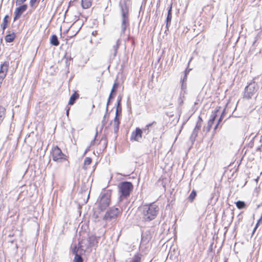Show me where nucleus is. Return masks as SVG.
Segmentation results:
<instances>
[{
	"label": "nucleus",
	"instance_id": "16",
	"mask_svg": "<svg viewBox=\"0 0 262 262\" xmlns=\"http://www.w3.org/2000/svg\"><path fill=\"white\" fill-rule=\"evenodd\" d=\"M156 123V122L155 121H154L150 123L145 125V126L142 129L143 133H144L146 135H148L150 132V128L151 127V126L154 124H155Z\"/></svg>",
	"mask_w": 262,
	"mask_h": 262
},
{
	"label": "nucleus",
	"instance_id": "40",
	"mask_svg": "<svg viewBox=\"0 0 262 262\" xmlns=\"http://www.w3.org/2000/svg\"><path fill=\"white\" fill-rule=\"evenodd\" d=\"M189 70H188L187 69H186L185 71V74L186 73H189Z\"/></svg>",
	"mask_w": 262,
	"mask_h": 262
},
{
	"label": "nucleus",
	"instance_id": "21",
	"mask_svg": "<svg viewBox=\"0 0 262 262\" xmlns=\"http://www.w3.org/2000/svg\"><path fill=\"white\" fill-rule=\"evenodd\" d=\"M9 17V16L8 15H6L4 17V18L3 19V23H2L1 25L2 28L3 29V32L4 31V30L6 29V28L8 26Z\"/></svg>",
	"mask_w": 262,
	"mask_h": 262
},
{
	"label": "nucleus",
	"instance_id": "15",
	"mask_svg": "<svg viewBox=\"0 0 262 262\" xmlns=\"http://www.w3.org/2000/svg\"><path fill=\"white\" fill-rule=\"evenodd\" d=\"M172 19V4L169 7L168 9L167 15L166 19V28L167 30H168L169 27L171 24V21Z\"/></svg>",
	"mask_w": 262,
	"mask_h": 262
},
{
	"label": "nucleus",
	"instance_id": "36",
	"mask_svg": "<svg viewBox=\"0 0 262 262\" xmlns=\"http://www.w3.org/2000/svg\"><path fill=\"white\" fill-rule=\"evenodd\" d=\"M37 0H30V6L31 7H33Z\"/></svg>",
	"mask_w": 262,
	"mask_h": 262
},
{
	"label": "nucleus",
	"instance_id": "24",
	"mask_svg": "<svg viewBox=\"0 0 262 262\" xmlns=\"http://www.w3.org/2000/svg\"><path fill=\"white\" fill-rule=\"evenodd\" d=\"M99 144H102L103 149H104L106 147L107 141L106 137L105 136H103L102 137V138L100 141Z\"/></svg>",
	"mask_w": 262,
	"mask_h": 262
},
{
	"label": "nucleus",
	"instance_id": "8",
	"mask_svg": "<svg viewBox=\"0 0 262 262\" xmlns=\"http://www.w3.org/2000/svg\"><path fill=\"white\" fill-rule=\"evenodd\" d=\"M121 100V98H118L117 100V105L116 111V116L114 120V131L115 134H117L119 130L120 121L119 118H118L119 108L120 105V101Z\"/></svg>",
	"mask_w": 262,
	"mask_h": 262
},
{
	"label": "nucleus",
	"instance_id": "18",
	"mask_svg": "<svg viewBox=\"0 0 262 262\" xmlns=\"http://www.w3.org/2000/svg\"><path fill=\"white\" fill-rule=\"evenodd\" d=\"M50 43L53 46H58L59 44V42L57 36L54 34L52 35L50 38Z\"/></svg>",
	"mask_w": 262,
	"mask_h": 262
},
{
	"label": "nucleus",
	"instance_id": "12",
	"mask_svg": "<svg viewBox=\"0 0 262 262\" xmlns=\"http://www.w3.org/2000/svg\"><path fill=\"white\" fill-rule=\"evenodd\" d=\"M218 113H219V111L218 110L214 111L212 112V115L210 116V118L208 122V124L206 127L207 132H209L210 128L212 127V124L214 123V121L216 117L217 116Z\"/></svg>",
	"mask_w": 262,
	"mask_h": 262
},
{
	"label": "nucleus",
	"instance_id": "23",
	"mask_svg": "<svg viewBox=\"0 0 262 262\" xmlns=\"http://www.w3.org/2000/svg\"><path fill=\"white\" fill-rule=\"evenodd\" d=\"M141 256L139 253L135 254L129 261L126 262H141Z\"/></svg>",
	"mask_w": 262,
	"mask_h": 262
},
{
	"label": "nucleus",
	"instance_id": "20",
	"mask_svg": "<svg viewBox=\"0 0 262 262\" xmlns=\"http://www.w3.org/2000/svg\"><path fill=\"white\" fill-rule=\"evenodd\" d=\"M78 97H79V94L75 92L70 97V100L69 101V104L73 105L75 103L76 100L77 99H78Z\"/></svg>",
	"mask_w": 262,
	"mask_h": 262
},
{
	"label": "nucleus",
	"instance_id": "34",
	"mask_svg": "<svg viewBox=\"0 0 262 262\" xmlns=\"http://www.w3.org/2000/svg\"><path fill=\"white\" fill-rule=\"evenodd\" d=\"M27 0H16V5H20L24 3H25Z\"/></svg>",
	"mask_w": 262,
	"mask_h": 262
},
{
	"label": "nucleus",
	"instance_id": "17",
	"mask_svg": "<svg viewBox=\"0 0 262 262\" xmlns=\"http://www.w3.org/2000/svg\"><path fill=\"white\" fill-rule=\"evenodd\" d=\"M16 35L14 33H10L9 32V34L5 36V41L7 42H12L15 39Z\"/></svg>",
	"mask_w": 262,
	"mask_h": 262
},
{
	"label": "nucleus",
	"instance_id": "9",
	"mask_svg": "<svg viewBox=\"0 0 262 262\" xmlns=\"http://www.w3.org/2000/svg\"><path fill=\"white\" fill-rule=\"evenodd\" d=\"M9 67V62L8 61H5L2 63L0 65V82H3V80L6 76L8 68Z\"/></svg>",
	"mask_w": 262,
	"mask_h": 262
},
{
	"label": "nucleus",
	"instance_id": "2",
	"mask_svg": "<svg viewBox=\"0 0 262 262\" xmlns=\"http://www.w3.org/2000/svg\"><path fill=\"white\" fill-rule=\"evenodd\" d=\"M134 186L130 182H122L118 185L119 192L120 193V200L126 199L130 195Z\"/></svg>",
	"mask_w": 262,
	"mask_h": 262
},
{
	"label": "nucleus",
	"instance_id": "31",
	"mask_svg": "<svg viewBox=\"0 0 262 262\" xmlns=\"http://www.w3.org/2000/svg\"><path fill=\"white\" fill-rule=\"evenodd\" d=\"M224 112H223L222 114L220 116V118L218 120V123L217 124L215 125V127H214V129H216L217 127V126L219 124V123L221 121V120H222L223 118L224 117Z\"/></svg>",
	"mask_w": 262,
	"mask_h": 262
},
{
	"label": "nucleus",
	"instance_id": "27",
	"mask_svg": "<svg viewBox=\"0 0 262 262\" xmlns=\"http://www.w3.org/2000/svg\"><path fill=\"white\" fill-rule=\"evenodd\" d=\"M236 206L237 208L241 209L245 207L246 204L244 202L238 201L235 203Z\"/></svg>",
	"mask_w": 262,
	"mask_h": 262
},
{
	"label": "nucleus",
	"instance_id": "30",
	"mask_svg": "<svg viewBox=\"0 0 262 262\" xmlns=\"http://www.w3.org/2000/svg\"><path fill=\"white\" fill-rule=\"evenodd\" d=\"M92 163V159L90 157H86L84 159V165H90Z\"/></svg>",
	"mask_w": 262,
	"mask_h": 262
},
{
	"label": "nucleus",
	"instance_id": "38",
	"mask_svg": "<svg viewBox=\"0 0 262 262\" xmlns=\"http://www.w3.org/2000/svg\"><path fill=\"white\" fill-rule=\"evenodd\" d=\"M111 99H110V97L108 98V101H107V106H106V111H107L108 110V105H109L110 104V100Z\"/></svg>",
	"mask_w": 262,
	"mask_h": 262
},
{
	"label": "nucleus",
	"instance_id": "25",
	"mask_svg": "<svg viewBox=\"0 0 262 262\" xmlns=\"http://www.w3.org/2000/svg\"><path fill=\"white\" fill-rule=\"evenodd\" d=\"M202 122H203V120H202V118L200 116H199L194 129L200 130L201 129V128L202 126Z\"/></svg>",
	"mask_w": 262,
	"mask_h": 262
},
{
	"label": "nucleus",
	"instance_id": "6",
	"mask_svg": "<svg viewBox=\"0 0 262 262\" xmlns=\"http://www.w3.org/2000/svg\"><path fill=\"white\" fill-rule=\"evenodd\" d=\"M122 211L118 208L112 207L106 211L103 217V219L106 221H111L113 219L117 218Z\"/></svg>",
	"mask_w": 262,
	"mask_h": 262
},
{
	"label": "nucleus",
	"instance_id": "19",
	"mask_svg": "<svg viewBox=\"0 0 262 262\" xmlns=\"http://www.w3.org/2000/svg\"><path fill=\"white\" fill-rule=\"evenodd\" d=\"M92 5V0H81V6L83 9L89 8Z\"/></svg>",
	"mask_w": 262,
	"mask_h": 262
},
{
	"label": "nucleus",
	"instance_id": "33",
	"mask_svg": "<svg viewBox=\"0 0 262 262\" xmlns=\"http://www.w3.org/2000/svg\"><path fill=\"white\" fill-rule=\"evenodd\" d=\"M262 221V214H261V216L260 217V218L259 219V220L258 221L256 225V226L254 228L253 231V233L255 232V231L256 230V229L257 228L258 224L261 222V221Z\"/></svg>",
	"mask_w": 262,
	"mask_h": 262
},
{
	"label": "nucleus",
	"instance_id": "3",
	"mask_svg": "<svg viewBox=\"0 0 262 262\" xmlns=\"http://www.w3.org/2000/svg\"><path fill=\"white\" fill-rule=\"evenodd\" d=\"M121 9V35L124 34L129 25L128 9L126 4L120 5Z\"/></svg>",
	"mask_w": 262,
	"mask_h": 262
},
{
	"label": "nucleus",
	"instance_id": "14",
	"mask_svg": "<svg viewBox=\"0 0 262 262\" xmlns=\"http://www.w3.org/2000/svg\"><path fill=\"white\" fill-rule=\"evenodd\" d=\"M121 44V39H118L114 42L112 43V49L111 52L113 54L114 56H116L118 49Z\"/></svg>",
	"mask_w": 262,
	"mask_h": 262
},
{
	"label": "nucleus",
	"instance_id": "11",
	"mask_svg": "<svg viewBox=\"0 0 262 262\" xmlns=\"http://www.w3.org/2000/svg\"><path fill=\"white\" fill-rule=\"evenodd\" d=\"M28 6L24 4L16 8L14 11V21L19 18L22 14L27 9Z\"/></svg>",
	"mask_w": 262,
	"mask_h": 262
},
{
	"label": "nucleus",
	"instance_id": "28",
	"mask_svg": "<svg viewBox=\"0 0 262 262\" xmlns=\"http://www.w3.org/2000/svg\"><path fill=\"white\" fill-rule=\"evenodd\" d=\"M82 254H76L74 258V262H83V260L82 257Z\"/></svg>",
	"mask_w": 262,
	"mask_h": 262
},
{
	"label": "nucleus",
	"instance_id": "4",
	"mask_svg": "<svg viewBox=\"0 0 262 262\" xmlns=\"http://www.w3.org/2000/svg\"><path fill=\"white\" fill-rule=\"evenodd\" d=\"M98 202L99 209L101 211L105 210L111 203V192L109 191L101 192Z\"/></svg>",
	"mask_w": 262,
	"mask_h": 262
},
{
	"label": "nucleus",
	"instance_id": "1",
	"mask_svg": "<svg viewBox=\"0 0 262 262\" xmlns=\"http://www.w3.org/2000/svg\"><path fill=\"white\" fill-rule=\"evenodd\" d=\"M140 210L142 221L145 222H149L157 216L159 211V207L152 203L143 205L141 207Z\"/></svg>",
	"mask_w": 262,
	"mask_h": 262
},
{
	"label": "nucleus",
	"instance_id": "32",
	"mask_svg": "<svg viewBox=\"0 0 262 262\" xmlns=\"http://www.w3.org/2000/svg\"><path fill=\"white\" fill-rule=\"evenodd\" d=\"M181 89L183 91H185L186 89V82L181 81Z\"/></svg>",
	"mask_w": 262,
	"mask_h": 262
},
{
	"label": "nucleus",
	"instance_id": "39",
	"mask_svg": "<svg viewBox=\"0 0 262 262\" xmlns=\"http://www.w3.org/2000/svg\"><path fill=\"white\" fill-rule=\"evenodd\" d=\"M105 117H106V115H104V117H103V120L102 121V124H104V122H105Z\"/></svg>",
	"mask_w": 262,
	"mask_h": 262
},
{
	"label": "nucleus",
	"instance_id": "7",
	"mask_svg": "<svg viewBox=\"0 0 262 262\" xmlns=\"http://www.w3.org/2000/svg\"><path fill=\"white\" fill-rule=\"evenodd\" d=\"M256 84L255 82L250 83L245 88L244 97L247 98H251L257 91Z\"/></svg>",
	"mask_w": 262,
	"mask_h": 262
},
{
	"label": "nucleus",
	"instance_id": "43",
	"mask_svg": "<svg viewBox=\"0 0 262 262\" xmlns=\"http://www.w3.org/2000/svg\"><path fill=\"white\" fill-rule=\"evenodd\" d=\"M84 169H86V168L85 167V166H84L83 167Z\"/></svg>",
	"mask_w": 262,
	"mask_h": 262
},
{
	"label": "nucleus",
	"instance_id": "42",
	"mask_svg": "<svg viewBox=\"0 0 262 262\" xmlns=\"http://www.w3.org/2000/svg\"><path fill=\"white\" fill-rule=\"evenodd\" d=\"M224 262H228V259H225V260L224 261Z\"/></svg>",
	"mask_w": 262,
	"mask_h": 262
},
{
	"label": "nucleus",
	"instance_id": "29",
	"mask_svg": "<svg viewBox=\"0 0 262 262\" xmlns=\"http://www.w3.org/2000/svg\"><path fill=\"white\" fill-rule=\"evenodd\" d=\"M118 87V83L116 82H115L113 84V88L111 90V94L110 95V99L113 98L112 94L113 93H115L116 91V89Z\"/></svg>",
	"mask_w": 262,
	"mask_h": 262
},
{
	"label": "nucleus",
	"instance_id": "41",
	"mask_svg": "<svg viewBox=\"0 0 262 262\" xmlns=\"http://www.w3.org/2000/svg\"><path fill=\"white\" fill-rule=\"evenodd\" d=\"M69 108L68 109L67 111V116H68V115H69Z\"/></svg>",
	"mask_w": 262,
	"mask_h": 262
},
{
	"label": "nucleus",
	"instance_id": "35",
	"mask_svg": "<svg viewBox=\"0 0 262 262\" xmlns=\"http://www.w3.org/2000/svg\"><path fill=\"white\" fill-rule=\"evenodd\" d=\"M97 134H98V132L97 131H96V134H95V138L94 139L91 141V143H90V145L91 146H93L95 144V139H96V138L97 136Z\"/></svg>",
	"mask_w": 262,
	"mask_h": 262
},
{
	"label": "nucleus",
	"instance_id": "26",
	"mask_svg": "<svg viewBox=\"0 0 262 262\" xmlns=\"http://www.w3.org/2000/svg\"><path fill=\"white\" fill-rule=\"evenodd\" d=\"M196 195V192L195 190H193L190 193L189 196L188 198V200L192 202L194 199H195V196Z\"/></svg>",
	"mask_w": 262,
	"mask_h": 262
},
{
	"label": "nucleus",
	"instance_id": "5",
	"mask_svg": "<svg viewBox=\"0 0 262 262\" xmlns=\"http://www.w3.org/2000/svg\"><path fill=\"white\" fill-rule=\"evenodd\" d=\"M53 161L56 162H62L63 160H67V156L62 152L58 146L53 147L51 152Z\"/></svg>",
	"mask_w": 262,
	"mask_h": 262
},
{
	"label": "nucleus",
	"instance_id": "37",
	"mask_svg": "<svg viewBox=\"0 0 262 262\" xmlns=\"http://www.w3.org/2000/svg\"><path fill=\"white\" fill-rule=\"evenodd\" d=\"M187 74L188 73H186L185 74L184 76L183 77V79L181 80V81L186 82L187 80Z\"/></svg>",
	"mask_w": 262,
	"mask_h": 262
},
{
	"label": "nucleus",
	"instance_id": "22",
	"mask_svg": "<svg viewBox=\"0 0 262 262\" xmlns=\"http://www.w3.org/2000/svg\"><path fill=\"white\" fill-rule=\"evenodd\" d=\"M199 132V130H196L194 128V129L190 137V140L192 143H193L195 141V139H196V137L198 136Z\"/></svg>",
	"mask_w": 262,
	"mask_h": 262
},
{
	"label": "nucleus",
	"instance_id": "10",
	"mask_svg": "<svg viewBox=\"0 0 262 262\" xmlns=\"http://www.w3.org/2000/svg\"><path fill=\"white\" fill-rule=\"evenodd\" d=\"M143 132L142 129L137 127L134 132H133L130 136V140L140 142L142 139Z\"/></svg>",
	"mask_w": 262,
	"mask_h": 262
},
{
	"label": "nucleus",
	"instance_id": "13",
	"mask_svg": "<svg viewBox=\"0 0 262 262\" xmlns=\"http://www.w3.org/2000/svg\"><path fill=\"white\" fill-rule=\"evenodd\" d=\"M85 252V250L82 248V246L79 243V246H77L76 245H73L72 247V253L76 255V254H83Z\"/></svg>",
	"mask_w": 262,
	"mask_h": 262
}]
</instances>
